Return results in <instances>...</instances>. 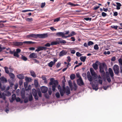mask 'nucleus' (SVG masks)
<instances>
[{"mask_svg":"<svg viewBox=\"0 0 122 122\" xmlns=\"http://www.w3.org/2000/svg\"><path fill=\"white\" fill-rule=\"evenodd\" d=\"M60 92L61 96V97H63L64 96V93L65 94L66 93L67 95H69L71 93L69 87L68 86H67L66 87H65L64 85H63L62 88V89H60Z\"/></svg>","mask_w":122,"mask_h":122,"instance_id":"1","label":"nucleus"},{"mask_svg":"<svg viewBox=\"0 0 122 122\" xmlns=\"http://www.w3.org/2000/svg\"><path fill=\"white\" fill-rule=\"evenodd\" d=\"M47 34H31L27 35L26 37L30 39L31 37L34 38H37L39 37L40 38H46L47 36Z\"/></svg>","mask_w":122,"mask_h":122,"instance_id":"2","label":"nucleus"},{"mask_svg":"<svg viewBox=\"0 0 122 122\" xmlns=\"http://www.w3.org/2000/svg\"><path fill=\"white\" fill-rule=\"evenodd\" d=\"M50 80L51 82L49 83V84L50 85H52V90L54 92L56 90V87L58 85V82L57 81L54 80L53 78H51Z\"/></svg>","mask_w":122,"mask_h":122,"instance_id":"3","label":"nucleus"},{"mask_svg":"<svg viewBox=\"0 0 122 122\" xmlns=\"http://www.w3.org/2000/svg\"><path fill=\"white\" fill-rule=\"evenodd\" d=\"M13 43L14 45L17 46H21L23 43L28 44H31L33 43L31 41H25L23 42L16 41L14 42Z\"/></svg>","mask_w":122,"mask_h":122,"instance_id":"4","label":"nucleus"},{"mask_svg":"<svg viewBox=\"0 0 122 122\" xmlns=\"http://www.w3.org/2000/svg\"><path fill=\"white\" fill-rule=\"evenodd\" d=\"M107 68L106 64L104 63L101 64L100 65V72L103 74V76H104L105 72L104 71V69Z\"/></svg>","mask_w":122,"mask_h":122,"instance_id":"5","label":"nucleus"},{"mask_svg":"<svg viewBox=\"0 0 122 122\" xmlns=\"http://www.w3.org/2000/svg\"><path fill=\"white\" fill-rule=\"evenodd\" d=\"M113 70L114 73L116 74H118L119 72V68L118 65H115L113 68Z\"/></svg>","mask_w":122,"mask_h":122,"instance_id":"6","label":"nucleus"},{"mask_svg":"<svg viewBox=\"0 0 122 122\" xmlns=\"http://www.w3.org/2000/svg\"><path fill=\"white\" fill-rule=\"evenodd\" d=\"M77 84L80 86L83 85L84 84L81 77H80L77 80Z\"/></svg>","mask_w":122,"mask_h":122,"instance_id":"7","label":"nucleus"},{"mask_svg":"<svg viewBox=\"0 0 122 122\" xmlns=\"http://www.w3.org/2000/svg\"><path fill=\"white\" fill-rule=\"evenodd\" d=\"M47 48L46 47H43V46H39L38 47L37 49L36 50V51L38 52L41 51L43 50H45L47 49Z\"/></svg>","mask_w":122,"mask_h":122,"instance_id":"8","label":"nucleus"},{"mask_svg":"<svg viewBox=\"0 0 122 122\" xmlns=\"http://www.w3.org/2000/svg\"><path fill=\"white\" fill-rule=\"evenodd\" d=\"M29 57L31 58H37V54L34 52L31 54L29 56Z\"/></svg>","mask_w":122,"mask_h":122,"instance_id":"9","label":"nucleus"},{"mask_svg":"<svg viewBox=\"0 0 122 122\" xmlns=\"http://www.w3.org/2000/svg\"><path fill=\"white\" fill-rule=\"evenodd\" d=\"M41 91L43 93H45L47 92L48 90V88L47 87L43 86L41 88Z\"/></svg>","mask_w":122,"mask_h":122,"instance_id":"10","label":"nucleus"},{"mask_svg":"<svg viewBox=\"0 0 122 122\" xmlns=\"http://www.w3.org/2000/svg\"><path fill=\"white\" fill-rule=\"evenodd\" d=\"M109 71L112 79H113L114 73L112 69L111 68H109Z\"/></svg>","mask_w":122,"mask_h":122,"instance_id":"11","label":"nucleus"},{"mask_svg":"<svg viewBox=\"0 0 122 122\" xmlns=\"http://www.w3.org/2000/svg\"><path fill=\"white\" fill-rule=\"evenodd\" d=\"M98 62V61H97L95 63H94L92 64L93 67L95 70H97L98 69V65L97 63Z\"/></svg>","mask_w":122,"mask_h":122,"instance_id":"12","label":"nucleus"},{"mask_svg":"<svg viewBox=\"0 0 122 122\" xmlns=\"http://www.w3.org/2000/svg\"><path fill=\"white\" fill-rule=\"evenodd\" d=\"M67 52L66 51L63 50L61 51L59 53L60 56H62L66 55Z\"/></svg>","mask_w":122,"mask_h":122,"instance_id":"13","label":"nucleus"},{"mask_svg":"<svg viewBox=\"0 0 122 122\" xmlns=\"http://www.w3.org/2000/svg\"><path fill=\"white\" fill-rule=\"evenodd\" d=\"M17 76L19 79L21 80L24 79L25 78V76L23 74H18L17 75Z\"/></svg>","mask_w":122,"mask_h":122,"instance_id":"14","label":"nucleus"},{"mask_svg":"<svg viewBox=\"0 0 122 122\" xmlns=\"http://www.w3.org/2000/svg\"><path fill=\"white\" fill-rule=\"evenodd\" d=\"M56 35L58 36H61L63 38V36H64V33H63L61 32H57L56 34Z\"/></svg>","mask_w":122,"mask_h":122,"instance_id":"15","label":"nucleus"},{"mask_svg":"<svg viewBox=\"0 0 122 122\" xmlns=\"http://www.w3.org/2000/svg\"><path fill=\"white\" fill-rule=\"evenodd\" d=\"M25 92L24 90H22L20 95L22 98L24 99L25 97Z\"/></svg>","mask_w":122,"mask_h":122,"instance_id":"16","label":"nucleus"},{"mask_svg":"<svg viewBox=\"0 0 122 122\" xmlns=\"http://www.w3.org/2000/svg\"><path fill=\"white\" fill-rule=\"evenodd\" d=\"M32 93L33 96L37 95V91L35 89H32Z\"/></svg>","mask_w":122,"mask_h":122,"instance_id":"17","label":"nucleus"},{"mask_svg":"<svg viewBox=\"0 0 122 122\" xmlns=\"http://www.w3.org/2000/svg\"><path fill=\"white\" fill-rule=\"evenodd\" d=\"M0 79L1 81H2L3 82H6L7 81V79L4 77L2 76L1 77Z\"/></svg>","mask_w":122,"mask_h":122,"instance_id":"18","label":"nucleus"},{"mask_svg":"<svg viewBox=\"0 0 122 122\" xmlns=\"http://www.w3.org/2000/svg\"><path fill=\"white\" fill-rule=\"evenodd\" d=\"M86 57V56H81L80 58V60L84 62L85 61Z\"/></svg>","mask_w":122,"mask_h":122,"instance_id":"19","label":"nucleus"},{"mask_svg":"<svg viewBox=\"0 0 122 122\" xmlns=\"http://www.w3.org/2000/svg\"><path fill=\"white\" fill-rule=\"evenodd\" d=\"M92 86L93 89L95 90L96 91H97L98 89V88L97 85H95L94 84L92 85Z\"/></svg>","mask_w":122,"mask_h":122,"instance_id":"20","label":"nucleus"},{"mask_svg":"<svg viewBox=\"0 0 122 122\" xmlns=\"http://www.w3.org/2000/svg\"><path fill=\"white\" fill-rule=\"evenodd\" d=\"M30 73L31 75L33 77H35L36 76V75L34 71H30Z\"/></svg>","mask_w":122,"mask_h":122,"instance_id":"21","label":"nucleus"},{"mask_svg":"<svg viewBox=\"0 0 122 122\" xmlns=\"http://www.w3.org/2000/svg\"><path fill=\"white\" fill-rule=\"evenodd\" d=\"M9 75L10 77V78L12 80L15 77V76L14 74L12 73H9Z\"/></svg>","mask_w":122,"mask_h":122,"instance_id":"22","label":"nucleus"},{"mask_svg":"<svg viewBox=\"0 0 122 122\" xmlns=\"http://www.w3.org/2000/svg\"><path fill=\"white\" fill-rule=\"evenodd\" d=\"M25 80L27 82H30L31 80V79L27 76H25Z\"/></svg>","mask_w":122,"mask_h":122,"instance_id":"23","label":"nucleus"},{"mask_svg":"<svg viewBox=\"0 0 122 122\" xmlns=\"http://www.w3.org/2000/svg\"><path fill=\"white\" fill-rule=\"evenodd\" d=\"M91 73L92 76H93L95 78V79H96L97 77V75L96 74V73L94 71Z\"/></svg>","mask_w":122,"mask_h":122,"instance_id":"24","label":"nucleus"},{"mask_svg":"<svg viewBox=\"0 0 122 122\" xmlns=\"http://www.w3.org/2000/svg\"><path fill=\"white\" fill-rule=\"evenodd\" d=\"M87 78L88 80L90 81H92V76L90 75H88L87 76Z\"/></svg>","mask_w":122,"mask_h":122,"instance_id":"25","label":"nucleus"},{"mask_svg":"<svg viewBox=\"0 0 122 122\" xmlns=\"http://www.w3.org/2000/svg\"><path fill=\"white\" fill-rule=\"evenodd\" d=\"M29 100V101H31L32 100L33 98L31 94H30L28 96Z\"/></svg>","mask_w":122,"mask_h":122,"instance_id":"26","label":"nucleus"},{"mask_svg":"<svg viewBox=\"0 0 122 122\" xmlns=\"http://www.w3.org/2000/svg\"><path fill=\"white\" fill-rule=\"evenodd\" d=\"M68 5H70L73 6H75L78 5V4H75L70 2H69L67 4Z\"/></svg>","mask_w":122,"mask_h":122,"instance_id":"27","label":"nucleus"},{"mask_svg":"<svg viewBox=\"0 0 122 122\" xmlns=\"http://www.w3.org/2000/svg\"><path fill=\"white\" fill-rule=\"evenodd\" d=\"M70 77L71 80H73L75 77V75L74 74H72L71 75Z\"/></svg>","mask_w":122,"mask_h":122,"instance_id":"28","label":"nucleus"},{"mask_svg":"<svg viewBox=\"0 0 122 122\" xmlns=\"http://www.w3.org/2000/svg\"><path fill=\"white\" fill-rule=\"evenodd\" d=\"M4 68L6 73L7 74H9V73H10L9 72V71L8 70V68L7 67L5 66L4 67Z\"/></svg>","mask_w":122,"mask_h":122,"instance_id":"29","label":"nucleus"},{"mask_svg":"<svg viewBox=\"0 0 122 122\" xmlns=\"http://www.w3.org/2000/svg\"><path fill=\"white\" fill-rule=\"evenodd\" d=\"M6 22V21H3L2 20H0V28L4 26V25L3 24H2L1 23H5Z\"/></svg>","mask_w":122,"mask_h":122,"instance_id":"30","label":"nucleus"},{"mask_svg":"<svg viewBox=\"0 0 122 122\" xmlns=\"http://www.w3.org/2000/svg\"><path fill=\"white\" fill-rule=\"evenodd\" d=\"M54 64L53 63V62L52 61H51L48 63V66L50 67H52V66Z\"/></svg>","mask_w":122,"mask_h":122,"instance_id":"31","label":"nucleus"},{"mask_svg":"<svg viewBox=\"0 0 122 122\" xmlns=\"http://www.w3.org/2000/svg\"><path fill=\"white\" fill-rule=\"evenodd\" d=\"M61 38H58L56 39V41L58 45L61 43Z\"/></svg>","mask_w":122,"mask_h":122,"instance_id":"32","label":"nucleus"},{"mask_svg":"<svg viewBox=\"0 0 122 122\" xmlns=\"http://www.w3.org/2000/svg\"><path fill=\"white\" fill-rule=\"evenodd\" d=\"M34 85L36 87L38 86V83L37 81L36 80H35L34 81Z\"/></svg>","mask_w":122,"mask_h":122,"instance_id":"33","label":"nucleus"},{"mask_svg":"<svg viewBox=\"0 0 122 122\" xmlns=\"http://www.w3.org/2000/svg\"><path fill=\"white\" fill-rule=\"evenodd\" d=\"M12 99L13 100V101H14L15 100L16 98V96L15 94H13L12 95Z\"/></svg>","mask_w":122,"mask_h":122,"instance_id":"34","label":"nucleus"},{"mask_svg":"<svg viewBox=\"0 0 122 122\" xmlns=\"http://www.w3.org/2000/svg\"><path fill=\"white\" fill-rule=\"evenodd\" d=\"M58 45L56 41L51 42V45Z\"/></svg>","mask_w":122,"mask_h":122,"instance_id":"35","label":"nucleus"},{"mask_svg":"<svg viewBox=\"0 0 122 122\" xmlns=\"http://www.w3.org/2000/svg\"><path fill=\"white\" fill-rule=\"evenodd\" d=\"M107 79L108 82L110 83L111 81V80L110 77L109 76H107Z\"/></svg>","mask_w":122,"mask_h":122,"instance_id":"36","label":"nucleus"},{"mask_svg":"<svg viewBox=\"0 0 122 122\" xmlns=\"http://www.w3.org/2000/svg\"><path fill=\"white\" fill-rule=\"evenodd\" d=\"M25 20L27 21L28 22H31V21H32L33 20V19L31 18H27L25 19Z\"/></svg>","mask_w":122,"mask_h":122,"instance_id":"37","label":"nucleus"},{"mask_svg":"<svg viewBox=\"0 0 122 122\" xmlns=\"http://www.w3.org/2000/svg\"><path fill=\"white\" fill-rule=\"evenodd\" d=\"M14 56L18 58H19V56L18 54V53L15 52H14Z\"/></svg>","mask_w":122,"mask_h":122,"instance_id":"38","label":"nucleus"},{"mask_svg":"<svg viewBox=\"0 0 122 122\" xmlns=\"http://www.w3.org/2000/svg\"><path fill=\"white\" fill-rule=\"evenodd\" d=\"M21 56V59H22L24 61H26L27 60V59L26 57L23 56V55H22Z\"/></svg>","mask_w":122,"mask_h":122,"instance_id":"39","label":"nucleus"},{"mask_svg":"<svg viewBox=\"0 0 122 122\" xmlns=\"http://www.w3.org/2000/svg\"><path fill=\"white\" fill-rule=\"evenodd\" d=\"M93 44H94L93 42L91 41H89L88 42V43H87V44L89 46H90L91 45H93Z\"/></svg>","mask_w":122,"mask_h":122,"instance_id":"40","label":"nucleus"},{"mask_svg":"<svg viewBox=\"0 0 122 122\" xmlns=\"http://www.w3.org/2000/svg\"><path fill=\"white\" fill-rule=\"evenodd\" d=\"M66 43V41L62 40V39H61V44H64Z\"/></svg>","mask_w":122,"mask_h":122,"instance_id":"41","label":"nucleus"},{"mask_svg":"<svg viewBox=\"0 0 122 122\" xmlns=\"http://www.w3.org/2000/svg\"><path fill=\"white\" fill-rule=\"evenodd\" d=\"M5 86H2L1 88H0V90L1 91H3L5 90Z\"/></svg>","mask_w":122,"mask_h":122,"instance_id":"42","label":"nucleus"},{"mask_svg":"<svg viewBox=\"0 0 122 122\" xmlns=\"http://www.w3.org/2000/svg\"><path fill=\"white\" fill-rule=\"evenodd\" d=\"M56 97L57 98H59L60 97V94L59 92H56L55 94Z\"/></svg>","mask_w":122,"mask_h":122,"instance_id":"43","label":"nucleus"},{"mask_svg":"<svg viewBox=\"0 0 122 122\" xmlns=\"http://www.w3.org/2000/svg\"><path fill=\"white\" fill-rule=\"evenodd\" d=\"M70 34H71V36H74V35H75L76 34V33L74 31H72Z\"/></svg>","mask_w":122,"mask_h":122,"instance_id":"44","label":"nucleus"},{"mask_svg":"<svg viewBox=\"0 0 122 122\" xmlns=\"http://www.w3.org/2000/svg\"><path fill=\"white\" fill-rule=\"evenodd\" d=\"M94 48L95 50H97L99 49V47L97 45H95L94 46Z\"/></svg>","mask_w":122,"mask_h":122,"instance_id":"45","label":"nucleus"},{"mask_svg":"<svg viewBox=\"0 0 122 122\" xmlns=\"http://www.w3.org/2000/svg\"><path fill=\"white\" fill-rule=\"evenodd\" d=\"M76 56L78 57L81 56L82 55V54L79 52H77L76 53Z\"/></svg>","mask_w":122,"mask_h":122,"instance_id":"46","label":"nucleus"},{"mask_svg":"<svg viewBox=\"0 0 122 122\" xmlns=\"http://www.w3.org/2000/svg\"><path fill=\"white\" fill-rule=\"evenodd\" d=\"M60 17L54 20V22H58L60 20Z\"/></svg>","mask_w":122,"mask_h":122,"instance_id":"47","label":"nucleus"},{"mask_svg":"<svg viewBox=\"0 0 122 122\" xmlns=\"http://www.w3.org/2000/svg\"><path fill=\"white\" fill-rule=\"evenodd\" d=\"M110 52L109 51H107V52H106V51H105L104 53L103 54L104 55H106L107 54L108 55L110 54Z\"/></svg>","mask_w":122,"mask_h":122,"instance_id":"48","label":"nucleus"},{"mask_svg":"<svg viewBox=\"0 0 122 122\" xmlns=\"http://www.w3.org/2000/svg\"><path fill=\"white\" fill-rule=\"evenodd\" d=\"M118 61L119 63L121 65H122V59L121 58H120L118 60Z\"/></svg>","mask_w":122,"mask_h":122,"instance_id":"49","label":"nucleus"},{"mask_svg":"<svg viewBox=\"0 0 122 122\" xmlns=\"http://www.w3.org/2000/svg\"><path fill=\"white\" fill-rule=\"evenodd\" d=\"M61 63L60 62L58 63L56 65V67L57 68H58L59 66H61Z\"/></svg>","mask_w":122,"mask_h":122,"instance_id":"50","label":"nucleus"},{"mask_svg":"<svg viewBox=\"0 0 122 122\" xmlns=\"http://www.w3.org/2000/svg\"><path fill=\"white\" fill-rule=\"evenodd\" d=\"M74 87H73L74 90V91H76L77 89V86L76 84H74Z\"/></svg>","mask_w":122,"mask_h":122,"instance_id":"51","label":"nucleus"},{"mask_svg":"<svg viewBox=\"0 0 122 122\" xmlns=\"http://www.w3.org/2000/svg\"><path fill=\"white\" fill-rule=\"evenodd\" d=\"M16 101L17 102H20V101L21 99L19 97H17L15 99Z\"/></svg>","mask_w":122,"mask_h":122,"instance_id":"52","label":"nucleus"},{"mask_svg":"<svg viewBox=\"0 0 122 122\" xmlns=\"http://www.w3.org/2000/svg\"><path fill=\"white\" fill-rule=\"evenodd\" d=\"M45 3H42L41 4V8H43L45 5Z\"/></svg>","mask_w":122,"mask_h":122,"instance_id":"53","label":"nucleus"},{"mask_svg":"<svg viewBox=\"0 0 122 122\" xmlns=\"http://www.w3.org/2000/svg\"><path fill=\"white\" fill-rule=\"evenodd\" d=\"M38 94L39 97H42L41 93L40 91H39L38 92Z\"/></svg>","mask_w":122,"mask_h":122,"instance_id":"54","label":"nucleus"},{"mask_svg":"<svg viewBox=\"0 0 122 122\" xmlns=\"http://www.w3.org/2000/svg\"><path fill=\"white\" fill-rule=\"evenodd\" d=\"M41 78L44 80H46L47 79L46 78L45 75H42L41 77Z\"/></svg>","mask_w":122,"mask_h":122,"instance_id":"55","label":"nucleus"},{"mask_svg":"<svg viewBox=\"0 0 122 122\" xmlns=\"http://www.w3.org/2000/svg\"><path fill=\"white\" fill-rule=\"evenodd\" d=\"M102 16L103 17H105L107 15V14L104 12H102Z\"/></svg>","mask_w":122,"mask_h":122,"instance_id":"56","label":"nucleus"},{"mask_svg":"<svg viewBox=\"0 0 122 122\" xmlns=\"http://www.w3.org/2000/svg\"><path fill=\"white\" fill-rule=\"evenodd\" d=\"M116 59L115 57V56H113L112 58L111 59V61H115Z\"/></svg>","mask_w":122,"mask_h":122,"instance_id":"57","label":"nucleus"},{"mask_svg":"<svg viewBox=\"0 0 122 122\" xmlns=\"http://www.w3.org/2000/svg\"><path fill=\"white\" fill-rule=\"evenodd\" d=\"M51 45L49 43H47L46 44H45L44 45L45 46L47 47H50Z\"/></svg>","mask_w":122,"mask_h":122,"instance_id":"58","label":"nucleus"},{"mask_svg":"<svg viewBox=\"0 0 122 122\" xmlns=\"http://www.w3.org/2000/svg\"><path fill=\"white\" fill-rule=\"evenodd\" d=\"M21 51V50L20 49L18 48L16 49V52L18 53H20Z\"/></svg>","mask_w":122,"mask_h":122,"instance_id":"59","label":"nucleus"},{"mask_svg":"<svg viewBox=\"0 0 122 122\" xmlns=\"http://www.w3.org/2000/svg\"><path fill=\"white\" fill-rule=\"evenodd\" d=\"M98 82L100 84H102V81L101 79H99L98 80Z\"/></svg>","mask_w":122,"mask_h":122,"instance_id":"60","label":"nucleus"},{"mask_svg":"<svg viewBox=\"0 0 122 122\" xmlns=\"http://www.w3.org/2000/svg\"><path fill=\"white\" fill-rule=\"evenodd\" d=\"M111 27L112 28H114L115 29L117 30L118 27V26H117V25H116V26L112 25V26H111Z\"/></svg>","mask_w":122,"mask_h":122,"instance_id":"61","label":"nucleus"},{"mask_svg":"<svg viewBox=\"0 0 122 122\" xmlns=\"http://www.w3.org/2000/svg\"><path fill=\"white\" fill-rule=\"evenodd\" d=\"M34 97L35 99L36 100H38V97L37 95H34L33 96Z\"/></svg>","mask_w":122,"mask_h":122,"instance_id":"62","label":"nucleus"},{"mask_svg":"<svg viewBox=\"0 0 122 122\" xmlns=\"http://www.w3.org/2000/svg\"><path fill=\"white\" fill-rule=\"evenodd\" d=\"M100 7V6H95L94 7V10H96L98 8H99Z\"/></svg>","mask_w":122,"mask_h":122,"instance_id":"63","label":"nucleus"},{"mask_svg":"<svg viewBox=\"0 0 122 122\" xmlns=\"http://www.w3.org/2000/svg\"><path fill=\"white\" fill-rule=\"evenodd\" d=\"M116 4L117 5V6L120 7L122 6L121 4L120 3H119L117 2Z\"/></svg>","mask_w":122,"mask_h":122,"instance_id":"64","label":"nucleus"}]
</instances>
